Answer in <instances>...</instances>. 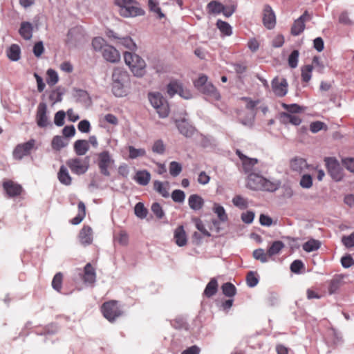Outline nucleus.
I'll return each mask as SVG.
<instances>
[{
    "instance_id": "obj_28",
    "label": "nucleus",
    "mask_w": 354,
    "mask_h": 354,
    "mask_svg": "<svg viewBox=\"0 0 354 354\" xmlns=\"http://www.w3.org/2000/svg\"><path fill=\"white\" fill-rule=\"evenodd\" d=\"M134 180L139 185L145 186L150 182L151 174L147 170H140L136 172Z\"/></svg>"
},
{
    "instance_id": "obj_56",
    "label": "nucleus",
    "mask_w": 354,
    "mask_h": 354,
    "mask_svg": "<svg viewBox=\"0 0 354 354\" xmlns=\"http://www.w3.org/2000/svg\"><path fill=\"white\" fill-rule=\"evenodd\" d=\"M232 203L234 205L241 209H245L248 207L247 201L240 195L234 196L232 199Z\"/></svg>"
},
{
    "instance_id": "obj_40",
    "label": "nucleus",
    "mask_w": 354,
    "mask_h": 354,
    "mask_svg": "<svg viewBox=\"0 0 354 354\" xmlns=\"http://www.w3.org/2000/svg\"><path fill=\"white\" fill-rule=\"evenodd\" d=\"M342 283V279L339 276L333 277L329 282L328 293L333 295L340 288Z\"/></svg>"
},
{
    "instance_id": "obj_48",
    "label": "nucleus",
    "mask_w": 354,
    "mask_h": 354,
    "mask_svg": "<svg viewBox=\"0 0 354 354\" xmlns=\"http://www.w3.org/2000/svg\"><path fill=\"white\" fill-rule=\"evenodd\" d=\"M259 283V277L256 272L250 271L246 275V283L248 287L254 288Z\"/></svg>"
},
{
    "instance_id": "obj_34",
    "label": "nucleus",
    "mask_w": 354,
    "mask_h": 354,
    "mask_svg": "<svg viewBox=\"0 0 354 354\" xmlns=\"http://www.w3.org/2000/svg\"><path fill=\"white\" fill-rule=\"evenodd\" d=\"M218 290V282L216 278H212L204 290V295L207 297L214 296Z\"/></svg>"
},
{
    "instance_id": "obj_41",
    "label": "nucleus",
    "mask_w": 354,
    "mask_h": 354,
    "mask_svg": "<svg viewBox=\"0 0 354 354\" xmlns=\"http://www.w3.org/2000/svg\"><path fill=\"white\" fill-rule=\"evenodd\" d=\"M216 26L221 32L226 36H230L232 34V26L226 21L218 19L216 21Z\"/></svg>"
},
{
    "instance_id": "obj_31",
    "label": "nucleus",
    "mask_w": 354,
    "mask_h": 354,
    "mask_svg": "<svg viewBox=\"0 0 354 354\" xmlns=\"http://www.w3.org/2000/svg\"><path fill=\"white\" fill-rule=\"evenodd\" d=\"M148 8L149 11L155 14L158 19H160L165 17V15L162 12L158 0H149Z\"/></svg>"
},
{
    "instance_id": "obj_5",
    "label": "nucleus",
    "mask_w": 354,
    "mask_h": 354,
    "mask_svg": "<svg viewBox=\"0 0 354 354\" xmlns=\"http://www.w3.org/2000/svg\"><path fill=\"white\" fill-rule=\"evenodd\" d=\"M124 59L135 76L142 77L145 75L146 64L141 57L135 53L125 52Z\"/></svg>"
},
{
    "instance_id": "obj_20",
    "label": "nucleus",
    "mask_w": 354,
    "mask_h": 354,
    "mask_svg": "<svg viewBox=\"0 0 354 354\" xmlns=\"http://www.w3.org/2000/svg\"><path fill=\"white\" fill-rule=\"evenodd\" d=\"M78 239L84 246L89 245L93 242V230L88 225H84L79 232Z\"/></svg>"
},
{
    "instance_id": "obj_39",
    "label": "nucleus",
    "mask_w": 354,
    "mask_h": 354,
    "mask_svg": "<svg viewBox=\"0 0 354 354\" xmlns=\"http://www.w3.org/2000/svg\"><path fill=\"white\" fill-rule=\"evenodd\" d=\"M236 153L240 159L243 161V169L245 172H249L250 167H252L257 163V159L256 158H248L246 156L241 154L239 151H237Z\"/></svg>"
},
{
    "instance_id": "obj_4",
    "label": "nucleus",
    "mask_w": 354,
    "mask_h": 354,
    "mask_svg": "<svg viewBox=\"0 0 354 354\" xmlns=\"http://www.w3.org/2000/svg\"><path fill=\"white\" fill-rule=\"evenodd\" d=\"M114 3L119 8V13L123 17H135L145 15V11L138 6L139 3L136 0H114Z\"/></svg>"
},
{
    "instance_id": "obj_43",
    "label": "nucleus",
    "mask_w": 354,
    "mask_h": 354,
    "mask_svg": "<svg viewBox=\"0 0 354 354\" xmlns=\"http://www.w3.org/2000/svg\"><path fill=\"white\" fill-rule=\"evenodd\" d=\"M222 292L226 297H232L236 294V288L230 282L225 283L221 286Z\"/></svg>"
},
{
    "instance_id": "obj_42",
    "label": "nucleus",
    "mask_w": 354,
    "mask_h": 354,
    "mask_svg": "<svg viewBox=\"0 0 354 354\" xmlns=\"http://www.w3.org/2000/svg\"><path fill=\"white\" fill-rule=\"evenodd\" d=\"M153 189L164 198L169 196L168 187H165L164 183L160 180H156L153 181Z\"/></svg>"
},
{
    "instance_id": "obj_63",
    "label": "nucleus",
    "mask_w": 354,
    "mask_h": 354,
    "mask_svg": "<svg viewBox=\"0 0 354 354\" xmlns=\"http://www.w3.org/2000/svg\"><path fill=\"white\" fill-rule=\"evenodd\" d=\"M342 242L345 247L348 248H353L354 246V232L348 236H344Z\"/></svg>"
},
{
    "instance_id": "obj_64",
    "label": "nucleus",
    "mask_w": 354,
    "mask_h": 354,
    "mask_svg": "<svg viewBox=\"0 0 354 354\" xmlns=\"http://www.w3.org/2000/svg\"><path fill=\"white\" fill-rule=\"evenodd\" d=\"M342 162L346 169L354 173V158H345L342 159Z\"/></svg>"
},
{
    "instance_id": "obj_53",
    "label": "nucleus",
    "mask_w": 354,
    "mask_h": 354,
    "mask_svg": "<svg viewBox=\"0 0 354 354\" xmlns=\"http://www.w3.org/2000/svg\"><path fill=\"white\" fill-rule=\"evenodd\" d=\"M183 169L181 164L176 161H171L169 163V173L173 177L178 176Z\"/></svg>"
},
{
    "instance_id": "obj_33",
    "label": "nucleus",
    "mask_w": 354,
    "mask_h": 354,
    "mask_svg": "<svg viewBox=\"0 0 354 354\" xmlns=\"http://www.w3.org/2000/svg\"><path fill=\"white\" fill-rule=\"evenodd\" d=\"M78 214L70 221V223L73 225L80 224L86 215V207L83 202H79L77 205Z\"/></svg>"
},
{
    "instance_id": "obj_32",
    "label": "nucleus",
    "mask_w": 354,
    "mask_h": 354,
    "mask_svg": "<svg viewBox=\"0 0 354 354\" xmlns=\"http://www.w3.org/2000/svg\"><path fill=\"white\" fill-rule=\"evenodd\" d=\"M68 144V141L61 136H55L51 142V147L55 151H60L66 147Z\"/></svg>"
},
{
    "instance_id": "obj_47",
    "label": "nucleus",
    "mask_w": 354,
    "mask_h": 354,
    "mask_svg": "<svg viewBox=\"0 0 354 354\" xmlns=\"http://www.w3.org/2000/svg\"><path fill=\"white\" fill-rule=\"evenodd\" d=\"M63 274L62 272H57L53 277L52 281L53 288L58 292H61L62 288Z\"/></svg>"
},
{
    "instance_id": "obj_16",
    "label": "nucleus",
    "mask_w": 354,
    "mask_h": 354,
    "mask_svg": "<svg viewBox=\"0 0 354 354\" xmlns=\"http://www.w3.org/2000/svg\"><path fill=\"white\" fill-rule=\"evenodd\" d=\"M36 121L37 125L42 128L46 127L49 124L47 116V105L44 102H40L37 106Z\"/></svg>"
},
{
    "instance_id": "obj_13",
    "label": "nucleus",
    "mask_w": 354,
    "mask_h": 354,
    "mask_svg": "<svg viewBox=\"0 0 354 354\" xmlns=\"http://www.w3.org/2000/svg\"><path fill=\"white\" fill-rule=\"evenodd\" d=\"M3 189L8 198H15L21 194L24 191L22 186L12 180H4L2 183Z\"/></svg>"
},
{
    "instance_id": "obj_29",
    "label": "nucleus",
    "mask_w": 354,
    "mask_h": 354,
    "mask_svg": "<svg viewBox=\"0 0 354 354\" xmlns=\"http://www.w3.org/2000/svg\"><path fill=\"white\" fill-rule=\"evenodd\" d=\"M206 9L209 15H217L222 12L223 5L218 1L213 0L207 3Z\"/></svg>"
},
{
    "instance_id": "obj_30",
    "label": "nucleus",
    "mask_w": 354,
    "mask_h": 354,
    "mask_svg": "<svg viewBox=\"0 0 354 354\" xmlns=\"http://www.w3.org/2000/svg\"><path fill=\"white\" fill-rule=\"evenodd\" d=\"M307 167V162L305 159L301 158H295L290 161V168L292 170L301 173Z\"/></svg>"
},
{
    "instance_id": "obj_49",
    "label": "nucleus",
    "mask_w": 354,
    "mask_h": 354,
    "mask_svg": "<svg viewBox=\"0 0 354 354\" xmlns=\"http://www.w3.org/2000/svg\"><path fill=\"white\" fill-rule=\"evenodd\" d=\"M252 256L256 260L260 261L261 263H266L268 261V252L266 253L262 248H258L253 251Z\"/></svg>"
},
{
    "instance_id": "obj_60",
    "label": "nucleus",
    "mask_w": 354,
    "mask_h": 354,
    "mask_svg": "<svg viewBox=\"0 0 354 354\" xmlns=\"http://www.w3.org/2000/svg\"><path fill=\"white\" fill-rule=\"evenodd\" d=\"M171 326L176 329H187V324L182 317H177L171 322Z\"/></svg>"
},
{
    "instance_id": "obj_50",
    "label": "nucleus",
    "mask_w": 354,
    "mask_h": 354,
    "mask_svg": "<svg viewBox=\"0 0 354 354\" xmlns=\"http://www.w3.org/2000/svg\"><path fill=\"white\" fill-rule=\"evenodd\" d=\"M313 65H306L301 68V80L304 82H308L312 77Z\"/></svg>"
},
{
    "instance_id": "obj_54",
    "label": "nucleus",
    "mask_w": 354,
    "mask_h": 354,
    "mask_svg": "<svg viewBox=\"0 0 354 354\" xmlns=\"http://www.w3.org/2000/svg\"><path fill=\"white\" fill-rule=\"evenodd\" d=\"M151 149L153 153L162 155L165 151V145L162 140H157L153 142Z\"/></svg>"
},
{
    "instance_id": "obj_3",
    "label": "nucleus",
    "mask_w": 354,
    "mask_h": 354,
    "mask_svg": "<svg viewBox=\"0 0 354 354\" xmlns=\"http://www.w3.org/2000/svg\"><path fill=\"white\" fill-rule=\"evenodd\" d=\"M129 82L128 73L121 68H115L112 73V92L118 97L127 95L126 85Z\"/></svg>"
},
{
    "instance_id": "obj_44",
    "label": "nucleus",
    "mask_w": 354,
    "mask_h": 354,
    "mask_svg": "<svg viewBox=\"0 0 354 354\" xmlns=\"http://www.w3.org/2000/svg\"><path fill=\"white\" fill-rule=\"evenodd\" d=\"M214 212L217 215L218 219L221 222H225L228 219V216L225 212V210L223 206L219 204L214 203L213 207Z\"/></svg>"
},
{
    "instance_id": "obj_38",
    "label": "nucleus",
    "mask_w": 354,
    "mask_h": 354,
    "mask_svg": "<svg viewBox=\"0 0 354 354\" xmlns=\"http://www.w3.org/2000/svg\"><path fill=\"white\" fill-rule=\"evenodd\" d=\"M321 246V242L314 239H310L302 245L303 250L307 252L317 250Z\"/></svg>"
},
{
    "instance_id": "obj_62",
    "label": "nucleus",
    "mask_w": 354,
    "mask_h": 354,
    "mask_svg": "<svg viewBox=\"0 0 354 354\" xmlns=\"http://www.w3.org/2000/svg\"><path fill=\"white\" fill-rule=\"evenodd\" d=\"M66 117V113L61 110L57 111L54 118V122L57 127H62L64 124V119Z\"/></svg>"
},
{
    "instance_id": "obj_61",
    "label": "nucleus",
    "mask_w": 354,
    "mask_h": 354,
    "mask_svg": "<svg viewBox=\"0 0 354 354\" xmlns=\"http://www.w3.org/2000/svg\"><path fill=\"white\" fill-rule=\"evenodd\" d=\"M171 198L176 203H183L185 198V194L180 189H175L171 193Z\"/></svg>"
},
{
    "instance_id": "obj_21",
    "label": "nucleus",
    "mask_w": 354,
    "mask_h": 354,
    "mask_svg": "<svg viewBox=\"0 0 354 354\" xmlns=\"http://www.w3.org/2000/svg\"><path fill=\"white\" fill-rule=\"evenodd\" d=\"M82 279L85 283L93 284L96 281L95 270L90 263L86 264L84 268Z\"/></svg>"
},
{
    "instance_id": "obj_46",
    "label": "nucleus",
    "mask_w": 354,
    "mask_h": 354,
    "mask_svg": "<svg viewBox=\"0 0 354 354\" xmlns=\"http://www.w3.org/2000/svg\"><path fill=\"white\" fill-rule=\"evenodd\" d=\"M108 45L105 40L101 37H96L92 40V46L95 51L99 52L104 50L105 46Z\"/></svg>"
},
{
    "instance_id": "obj_25",
    "label": "nucleus",
    "mask_w": 354,
    "mask_h": 354,
    "mask_svg": "<svg viewBox=\"0 0 354 354\" xmlns=\"http://www.w3.org/2000/svg\"><path fill=\"white\" fill-rule=\"evenodd\" d=\"M33 26L28 21H23L21 24L19 32L25 40H30L32 37Z\"/></svg>"
},
{
    "instance_id": "obj_26",
    "label": "nucleus",
    "mask_w": 354,
    "mask_h": 354,
    "mask_svg": "<svg viewBox=\"0 0 354 354\" xmlns=\"http://www.w3.org/2000/svg\"><path fill=\"white\" fill-rule=\"evenodd\" d=\"M188 204L192 209L198 211L203 207L204 200L198 194H192L188 198Z\"/></svg>"
},
{
    "instance_id": "obj_27",
    "label": "nucleus",
    "mask_w": 354,
    "mask_h": 354,
    "mask_svg": "<svg viewBox=\"0 0 354 354\" xmlns=\"http://www.w3.org/2000/svg\"><path fill=\"white\" fill-rule=\"evenodd\" d=\"M57 178L59 182L66 186L71 185L72 178L70 176L68 169L64 165H62L57 173Z\"/></svg>"
},
{
    "instance_id": "obj_17",
    "label": "nucleus",
    "mask_w": 354,
    "mask_h": 354,
    "mask_svg": "<svg viewBox=\"0 0 354 354\" xmlns=\"http://www.w3.org/2000/svg\"><path fill=\"white\" fill-rule=\"evenodd\" d=\"M288 82L283 78L279 81L277 77L272 80V88L274 94L278 97H283L288 92Z\"/></svg>"
},
{
    "instance_id": "obj_36",
    "label": "nucleus",
    "mask_w": 354,
    "mask_h": 354,
    "mask_svg": "<svg viewBox=\"0 0 354 354\" xmlns=\"http://www.w3.org/2000/svg\"><path fill=\"white\" fill-rule=\"evenodd\" d=\"M21 50L17 44H12L7 51L8 57L13 62L20 59Z\"/></svg>"
},
{
    "instance_id": "obj_11",
    "label": "nucleus",
    "mask_w": 354,
    "mask_h": 354,
    "mask_svg": "<svg viewBox=\"0 0 354 354\" xmlns=\"http://www.w3.org/2000/svg\"><path fill=\"white\" fill-rule=\"evenodd\" d=\"M324 162L330 177L336 182L342 180L344 175L338 160L334 157H326Z\"/></svg>"
},
{
    "instance_id": "obj_15",
    "label": "nucleus",
    "mask_w": 354,
    "mask_h": 354,
    "mask_svg": "<svg viewBox=\"0 0 354 354\" xmlns=\"http://www.w3.org/2000/svg\"><path fill=\"white\" fill-rule=\"evenodd\" d=\"M311 19V16L306 10L297 19H296L291 27V34L294 36L299 35L305 29V22Z\"/></svg>"
},
{
    "instance_id": "obj_45",
    "label": "nucleus",
    "mask_w": 354,
    "mask_h": 354,
    "mask_svg": "<svg viewBox=\"0 0 354 354\" xmlns=\"http://www.w3.org/2000/svg\"><path fill=\"white\" fill-rule=\"evenodd\" d=\"M134 212L138 218L143 219L147 217L148 214V209L145 207L142 203L139 202L136 203L135 205Z\"/></svg>"
},
{
    "instance_id": "obj_58",
    "label": "nucleus",
    "mask_w": 354,
    "mask_h": 354,
    "mask_svg": "<svg viewBox=\"0 0 354 354\" xmlns=\"http://www.w3.org/2000/svg\"><path fill=\"white\" fill-rule=\"evenodd\" d=\"M299 185L302 188L309 189L313 186V178L310 174H304L301 176Z\"/></svg>"
},
{
    "instance_id": "obj_55",
    "label": "nucleus",
    "mask_w": 354,
    "mask_h": 354,
    "mask_svg": "<svg viewBox=\"0 0 354 354\" xmlns=\"http://www.w3.org/2000/svg\"><path fill=\"white\" fill-rule=\"evenodd\" d=\"M47 80L46 82L48 85L53 86L57 83L59 77L57 73L53 69H48L47 71Z\"/></svg>"
},
{
    "instance_id": "obj_14",
    "label": "nucleus",
    "mask_w": 354,
    "mask_h": 354,
    "mask_svg": "<svg viewBox=\"0 0 354 354\" xmlns=\"http://www.w3.org/2000/svg\"><path fill=\"white\" fill-rule=\"evenodd\" d=\"M263 24L268 30L273 29L276 26V15L272 7L266 4L263 10Z\"/></svg>"
},
{
    "instance_id": "obj_57",
    "label": "nucleus",
    "mask_w": 354,
    "mask_h": 354,
    "mask_svg": "<svg viewBox=\"0 0 354 354\" xmlns=\"http://www.w3.org/2000/svg\"><path fill=\"white\" fill-rule=\"evenodd\" d=\"M299 53L297 50L292 51L288 57V65L292 68H295L298 65Z\"/></svg>"
},
{
    "instance_id": "obj_7",
    "label": "nucleus",
    "mask_w": 354,
    "mask_h": 354,
    "mask_svg": "<svg viewBox=\"0 0 354 354\" xmlns=\"http://www.w3.org/2000/svg\"><path fill=\"white\" fill-rule=\"evenodd\" d=\"M103 316L110 322H113L123 314V310L116 300L104 302L101 307Z\"/></svg>"
},
{
    "instance_id": "obj_35",
    "label": "nucleus",
    "mask_w": 354,
    "mask_h": 354,
    "mask_svg": "<svg viewBox=\"0 0 354 354\" xmlns=\"http://www.w3.org/2000/svg\"><path fill=\"white\" fill-rule=\"evenodd\" d=\"M117 45H120L129 49L130 50L134 51L137 49V46L132 38L129 36H126L123 37H120L118 41H116Z\"/></svg>"
},
{
    "instance_id": "obj_52",
    "label": "nucleus",
    "mask_w": 354,
    "mask_h": 354,
    "mask_svg": "<svg viewBox=\"0 0 354 354\" xmlns=\"http://www.w3.org/2000/svg\"><path fill=\"white\" fill-rule=\"evenodd\" d=\"M64 92L59 88L53 90L49 95V100L53 102V104L59 102L62 100V95Z\"/></svg>"
},
{
    "instance_id": "obj_12",
    "label": "nucleus",
    "mask_w": 354,
    "mask_h": 354,
    "mask_svg": "<svg viewBox=\"0 0 354 354\" xmlns=\"http://www.w3.org/2000/svg\"><path fill=\"white\" fill-rule=\"evenodd\" d=\"M167 93L169 96L173 97L175 94H178L181 97L189 100L192 97L191 91L187 88H184L181 82L174 80L171 81L167 85Z\"/></svg>"
},
{
    "instance_id": "obj_18",
    "label": "nucleus",
    "mask_w": 354,
    "mask_h": 354,
    "mask_svg": "<svg viewBox=\"0 0 354 354\" xmlns=\"http://www.w3.org/2000/svg\"><path fill=\"white\" fill-rule=\"evenodd\" d=\"M103 58L111 63H118L120 60L119 51L113 46L106 45L102 53Z\"/></svg>"
},
{
    "instance_id": "obj_24",
    "label": "nucleus",
    "mask_w": 354,
    "mask_h": 354,
    "mask_svg": "<svg viewBox=\"0 0 354 354\" xmlns=\"http://www.w3.org/2000/svg\"><path fill=\"white\" fill-rule=\"evenodd\" d=\"M73 149L77 156H84L89 150L88 142L86 140H77L74 142Z\"/></svg>"
},
{
    "instance_id": "obj_23",
    "label": "nucleus",
    "mask_w": 354,
    "mask_h": 354,
    "mask_svg": "<svg viewBox=\"0 0 354 354\" xmlns=\"http://www.w3.org/2000/svg\"><path fill=\"white\" fill-rule=\"evenodd\" d=\"M280 121L283 124H291L295 126H298L301 124V119L295 114L283 112L280 114Z\"/></svg>"
},
{
    "instance_id": "obj_9",
    "label": "nucleus",
    "mask_w": 354,
    "mask_h": 354,
    "mask_svg": "<svg viewBox=\"0 0 354 354\" xmlns=\"http://www.w3.org/2000/svg\"><path fill=\"white\" fill-rule=\"evenodd\" d=\"M38 149L37 141L35 139H30L28 141L18 144L12 152L13 158L15 160H21L24 157L30 155L32 151Z\"/></svg>"
},
{
    "instance_id": "obj_37",
    "label": "nucleus",
    "mask_w": 354,
    "mask_h": 354,
    "mask_svg": "<svg viewBox=\"0 0 354 354\" xmlns=\"http://www.w3.org/2000/svg\"><path fill=\"white\" fill-rule=\"evenodd\" d=\"M284 246L285 245L281 241H275L272 242L267 250L268 257H271L274 255L278 254Z\"/></svg>"
},
{
    "instance_id": "obj_2",
    "label": "nucleus",
    "mask_w": 354,
    "mask_h": 354,
    "mask_svg": "<svg viewBox=\"0 0 354 354\" xmlns=\"http://www.w3.org/2000/svg\"><path fill=\"white\" fill-rule=\"evenodd\" d=\"M194 87L202 94L206 96L209 101H219L221 95L215 86L208 82V77L204 74L201 75L194 81Z\"/></svg>"
},
{
    "instance_id": "obj_19",
    "label": "nucleus",
    "mask_w": 354,
    "mask_h": 354,
    "mask_svg": "<svg viewBox=\"0 0 354 354\" xmlns=\"http://www.w3.org/2000/svg\"><path fill=\"white\" fill-rule=\"evenodd\" d=\"M176 126L180 133L186 138H191L195 132V128L192 126L186 119L176 120Z\"/></svg>"
},
{
    "instance_id": "obj_6",
    "label": "nucleus",
    "mask_w": 354,
    "mask_h": 354,
    "mask_svg": "<svg viewBox=\"0 0 354 354\" xmlns=\"http://www.w3.org/2000/svg\"><path fill=\"white\" fill-rule=\"evenodd\" d=\"M149 100L152 106L156 110L160 118H165L168 116L169 107L167 100L159 92L149 93Z\"/></svg>"
},
{
    "instance_id": "obj_10",
    "label": "nucleus",
    "mask_w": 354,
    "mask_h": 354,
    "mask_svg": "<svg viewBox=\"0 0 354 354\" xmlns=\"http://www.w3.org/2000/svg\"><path fill=\"white\" fill-rule=\"evenodd\" d=\"M97 164L100 172L104 176H110L109 169L115 164V160L112 158L109 151H103L97 154Z\"/></svg>"
},
{
    "instance_id": "obj_59",
    "label": "nucleus",
    "mask_w": 354,
    "mask_h": 354,
    "mask_svg": "<svg viewBox=\"0 0 354 354\" xmlns=\"http://www.w3.org/2000/svg\"><path fill=\"white\" fill-rule=\"evenodd\" d=\"M151 209L154 215L158 218L161 219L165 216V212L160 203L156 202L151 205Z\"/></svg>"
},
{
    "instance_id": "obj_51",
    "label": "nucleus",
    "mask_w": 354,
    "mask_h": 354,
    "mask_svg": "<svg viewBox=\"0 0 354 354\" xmlns=\"http://www.w3.org/2000/svg\"><path fill=\"white\" fill-rule=\"evenodd\" d=\"M129 149V157L131 159H135L138 157L145 156L146 154V151L144 149H136L133 146H129L128 147Z\"/></svg>"
},
{
    "instance_id": "obj_22",
    "label": "nucleus",
    "mask_w": 354,
    "mask_h": 354,
    "mask_svg": "<svg viewBox=\"0 0 354 354\" xmlns=\"http://www.w3.org/2000/svg\"><path fill=\"white\" fill-rule=\"evenodd\" d=\"M174 239L175 243L179 247H183L187 244V235L183 225H180L176 228Z\"/></svg>"
},
{
    "instance_id": "obj_1",
    "label": "nucleus",
    "mask_w": 354,
    "mask_h": 354,
    "mask_svg": "<svg viewBox=\"0 0 354 354\" xmlns=\"http://www.w3.org/2000/svg\"><path fill=\"white\" fill-rule=\"evenodd\" d=\"M280 186V180H270L256 172L250 173L247 177L246 187L252 190L274 192L277 191Z\"/></svg>"
},
{
    "instance_id": "obj_8",
    "label": "nucleus",
    "mask_w": 354,
    "mask_h": 354,
    "mask_svg": "<svg viewBox=\"0 0 354 354\" xmlns=\"http://www.w3.org/2000/svg\"><path fill=\"white\" fill-rule=\"evenodd\" d=\"M90 158L86 156L84 158L75 157L67 160L66 164L71 172L77 175L85 174L89 168Z\"/></svg>"
}]
</instances>
